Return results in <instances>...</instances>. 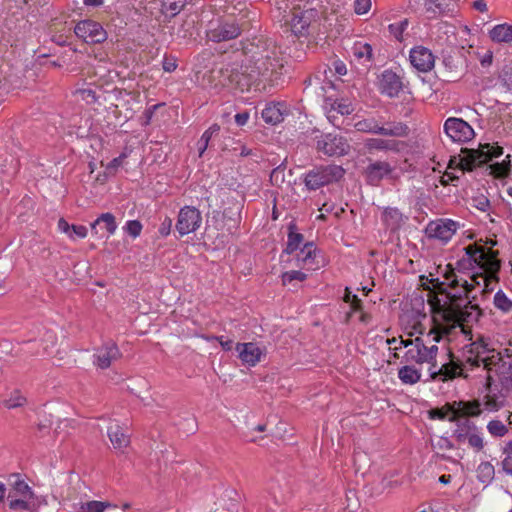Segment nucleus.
<instances>
[{
	"label": "nucleus",
	"mask_w": 512,
	"mask_h": 512,
	"mask_svg": "<svg viewBox=\"0 0 512 512\" xmlns=\"http://www.w3.org/2000/svg\"><path fill=\"white\" fill-rule=\"evenodd\" d=\"M371 6V0H355V12L357 14H365Z\"/></svg>",
	"instance_id": "60"
},
{
	"label": "nucleus",
	"mask_w": 512,
	"mask_h": 512,
	"mask_svg": "<svg viewBox=\"0 0 512 512\" xmlns=\"http://www.w3.org/2000/svg\"><path fill=\"white\" fill-rule=\"evenodd\" d=\"M446 407L451 412V415L456 413L458 417L465 419H467V417H476L481 414L480 402L478 400L455 401L452 404H448Z\"/></svg>",
	"instance_id": "19"
},
{
	"label": "nucleus",
	"mask_w": 512,
	"mask_h": 512,
	"mask_svg": "<svg viewBox=\"0 0 512 512\" xmlns=\"http://www.w3.org/2000/svg\"><path fill=\"white\" fill-rule=\"evenodd\" d=\"M502 387L506 390H512V358L503 361L499 369L495 370Z\"/></svg>",
	"instance_id": "29"
},
{
	"label": "nucleus",
	"mask_w": 512,
	"mask_h": 512,
	"mask_svg": "<svg viewBox=\"0 0 512 512\" xmlns=\"http://www.w3.org/2000/svg\"><path fill=\"white\" fill-rule=\"evenodd\" d=\"M117 505L108 501H88L81 504L80 512H104L107 508H116Z\"/></svg>",
	"instance_id": "36"
},
{
	"label": "nucleus",
	"mask_w": 512,
	"mask_h": 512,
	"mask_svg": "<svg viewBox=\"0 0 512 512\" xmlns=\"http://www.w3.org/2000/svg\"><path fill=\"white\" fill-rule=\"evenodd\" d=\"M464 153L463 164L468 171L474 170L478 166L491 161L503 154V148L500 146H492L489 143L480 144L478 149L462 148Z\"/></svg>",
	"instance_id": "6"
},
{
	"label": "nucleus",
	"mask_w": 512,
	"mask_h": 512,
	"mask_svg": "<svg viewBox=\"0 0 512 512\" xmlns=\"http://www.w3.org/2000/svg\"><path fill=\"white\" fill-rule=\"evenodd\" d=\"M364 169V175L369 185L377 186L386 176H390L394 168L387 161H371Z\"/></svg>",
	"instance_id": "15"
},
{
	"label": "nucleus",
	"mask_w": 512,
	"mask_h": 512,
	"mask_svg": "<svg viewBox=\"0 0 512 512\" xmlns=\"http://www.w3.org/2000/svg\"><path fill=\"white\" fill-rule=\"evenodd\" d=\"M316 247L313 242L306 243L298 254V260L304 263L312 261L315 257Z\"/></svg>",
	"instance_id": "45"
},
{
	"label": "nucleus",
	"mask_w": 512,
	"mask_h": 512,
	"mask_svg": "<svg viewBox=\"0 0 512 512\" xmlns=\"http://www.w3.org/2000/svg\"><path fill=\"white\" fill-rule=\"evenodd\" d=\"M485 277V272L484 273H477V274H474L471 276V283H469L467 280L463 279V281L461 282V287L464 289V295H465V298L466 299H471L472 297L470 296L472 290L476 287V286H480L481 284V280L483 281V278Z\"/></svg>",
	"instance_id": "40"
},
{
	"label": "nucleus",
	"mask_w": 512,
	"mask_h": 512,
	"mask_svg": "<svg viewBox=\"0 0 512 512\" xmlns=\"http://www.w3.org/2000/svg\"><path fill=\"white\" fill-rule=\"evenodd\" d=\"M378 135L389 137H406L409 134V128L402 122H386L378 128Z\"/></svg>",
	"instance_id": "23"
},
{
	"label": "nucleus",
	"mask_w": 512,
	"mask_h": 512,
	"mask_svg": "<svg viewBox=\"0 0 512 512\" xmlns=\"http://www.w3.org/2000/svg\"><path fill=\"white\" fill-rule=\"evenodd\" d=\"M454 374L455 371L448 364H443L438 371L432 370L430 376L432 379H435L438 375H441L444 377L443 379L445 380L447 378H453Z\"/></svg>",
	"instance_id": "52"
},
{
	"label": "nucleus",
	"mask_w": 512,
	"mask_h": 512,
	"mask_svg": "<svg viewBox=\"0 0 512 512\" xmlns=\"http://www.w3.org/2000/svg\"><path fill=\"white\" fill-rule=\"evenodd\" d=\"M487 430L495 437H503L508 432V428L499 420L490 421Z\"/></svg>",
	"instance_id": "46"
},
{
	"label": "nucleus",
	"mask_w": 512,
	"mask_h": 512,
	"mask_svg": "<svg viewBox=\"0 0 512 512\" xmlns=\"http://www.w3.org/2000/svg\"><path fill=\"white\" fill-rule=\"evenodd\" d=\"M9 494H13L14 498L36 499L35 493L32 491L31 487L20 479L15 481Z\"/></svg>",
	"instance_id": "32"
},
{
	"label": "nucleus",
	"mask_w": 512,
	"mask_h": 512,
	"mask_svg": "<svg viewBox=\"0 0 512 512\" xmlns=\"http://www.w3.org/2000/svg\"><path fill=\"white\" fill-rule=\"evenodd\" d=\"M458 223L450 219L432 221L427 226L429 237L439 239L443 242L449 241L455 234Z\"/></svg>",
	"instance_id": "14"
},
{
	"label": "nucleus",
	"mask_w": 512,
	"mask_h": 512,
	"mask_svg": "<svg viewBox=\"0 0 512 512\" xmlns=\"http://www.w3.org/2000/svg\"><path fill=\"white\" fill-rule=\"evenodd\" d=\"M317 149L328 156H342L348 153L349 144L341 136L327 134L317 141Z\"/></svg>",
	"instance_id": "12"
},
{
	"label": "nucleus",
	"mask_w": 512,
	"mask_h": 512,
	"mask_svg": "<svg viewBox=\"0 0 512 512\" xmlns=\"http://www.w3.org/2000/svg\"><path fill=\"white\" fill-rule=\"evenodd\" d=\"M94 363L101 369H107L111 363L121 357L118 346L113 343H107L99 348L95 355Z\"/></svg>",
	"instance_id": "17"
},
{
	"label": "nucleus",
	"mask_w": 512,
	"mask_h": 512,
	"mask_svg": "<svg viewBox=\"0 0 512 512\" xmlns=\"http://www.w3.org/2000/svg\"><path fill=\"white\" fill-rule=\"evenodd\" d=\"M107 434L115 449L126 448L130 443L129 436L117 424L108 427Z\"/></svg>",
	"instance_id": "25"
},
{
	"label": "nucleus",
	"mask_w": 512,
	"mask_h": 512,
	"mask_svg": "<svg viewBox=\"0 0 512 512\" xmlns=\"http://www.w3.org/2000/svg\"><path fill=\"white\" fill-rule=\"evenodd\" d=\"M407 26H408V20H404L398 24H390L389 30H390L391 34H393L395 36L396 39L400 40L402 33L404 32V30L406 29Z\"/></svg>",
	"instance_id": "55"
},
{
	"label": "nucleus",
	"mask_w": 512,
	"mask_h": 512,
	"mask_svg": "<svg viewBox=\"0 0 512 512\" xmlns=\"http://www.w3.org/2000/svg\"><path fill=\"white\" fill-rule=\"evenodd\" d=\"M201 220V213L198 209L186 206L178 214L176 229L181 236L192 233L200 227Z\"/></svg>",
	"instance_id": "10"
},
{
	"label": "nucleus",
	"mask_w": 512,
	"mask_h": 512,
	"mask_svg": "<svg viewBox=\"0 0 512 512\" xmlns=\"http://www.w3.org/2000/svg\"><path fill=\"white\" fill-rule=\"evenodd\" d=\"M475 299L476 297L472 296L471 299H468L466 304L457 310L450 308V310L445 313V317L442 318L444 322L450 324L451 328H455L457 326L461 327L462 332L467 334L469 332L468 326L477 322L482 315V310L479 305L473 304Z\"/></svg>",
	"instance_id": "2"
},
{
	"label": "nucleus",
	"mask_w": 512,
	"mask_h": 512,
	"mask_svg": "<svg viewBox=\"0 0 512 512\" xmlns=\"http://www.w3.org/2000/svg\"><path fill=\"white\" fill-rule=\"evenodd\" d=\"M490 174L496 178H504L509 175L511 170L510 155L506 156V159L502 162H496L489 166Z\"/></svg>",
	"instance_id": "37"
},
{
	"label": "nucleus",
	"mask_w": 512,
	"mask_h": 512,
	"mask_svg": "<svg viewBox=\"0 0 512 512\" xmlns=\"http://www.w3.org/2000/svg\"><path fill=\"white\" fill-rule=\"evenodd\" d=\"M306 274L301 271H289L282 275L283 284L290 283L293 280L304 281Z\"/></svg>",
	"instance_id": "53"
},
{
	"label": "nucleus",
	"mask_w": 512,
	"mask_h": 512,
	"mask_svg": "<svg viewBox=\"0 0 512 512\" xmlns=\"http://www.w3.org/2000/svg\"><path fill=\"white\" fill-rule=\"evenodd\" d=\"M124 229L130 236L136 238L141 233L142 224L138 220H130L126 223Z\"/></svg>",
	"instance_id": "51"
},
{
	"label": "nucleus",
	"mask_w": 512,
	"mask_h": 512,
	"mask_svg": "<svg viewBox=\"0 0 512 512\" xmlns=\"http://www.w3.org/2000/svg\"><path fill=\"white\" fill-rule=\"evenodd\" d=\"M249 55L247 63L238 68L234 65H227L221 69L224 80L235 85L241 91L249 90L252 84L261 76H266L278 66L276 51L266 42L261 40L258 43H251L245 47Z\"/></svg>",
	"instance_id": "1"
},
{
	"label": "nucleus",
	"mask_w": 512,
	"mask_h": 512,
	"mask_svg": "<svg viewBox=\"0 0 512 512\" xmlns=\"http://www.w3.org/2000/svg\"><path fill=\"white\" fill-rule=\"evenodd\" d=\"M379 86L382 94L393 98L398 96L399 92L402 90L403 84L396 73L386 70L381 75Z\"/></svg>",
	"instance_id": "18"
},
{
	"label": "nucleus",
	"mask_w": 512,
	"mask_h": 512,
	"mask_svg": "<svg viewBox=\"0 0 512 512\" xmlns=\"http://www.w3.org/2000/svg\"><path fill=\"white\" fill-rule=\"evenodd\" d=\"M382 220L391 231L397 230L403 223V215L397 208L387 207L382 213Z\"/></svg>",
	"instance_id": "26"
},
{
	"label": "nucleus",
	"mask_w": 512,
	"mask_h": 512,
	"mask_svg": "<svg viewBox=\"0 0 512 512\" xmlns=\"http://www.w3.org/2000/svg\"><path fill=\"white\" fill-rule=\"evenodd\" d=\"M443 63L450 71L458 72L462 68L464 60L462 55L457 51L454 52V54H443Z\"/></svg>",
	"instance_id": "38"
},
{
	"label": "nucleus",
	"mask_w": 512,
	"mask_h": 512,
	"mask_svg": "<svg viewBox=\"0 0 512 512\" xmlns=\"http://www.w3.org/2000/svg\"><path fill=\"white\" fill-rule=\"evenodd\" d=\"M485 277L483 278L484 288L482 290V294L486 295L493 291V287H490V284L492 281H499L498 278V272H495L494 274L491 271H484Z\"/></svg>",
	"instance_id": "50"
},
{
	"label": "nucleus",
	"mask_w": 512,
	"mask_h": 512,
	"mask_svg": "<svg viewBox=\"0 0 512 512\" xmlns=\"http://www.w3.org/2000/svg\"><path fill=\"white\" fill-rule=\"evenodd\" d=\"M500 80L508 90H512V67L505 66L503 68Z\"/></svg>",
	"instance_id": "54"
},
{
	"label": "nucleus",
	"mask_w": 512,
	"mask_h": 512,
	"mask_svg": "<svg viewBox=\"0 0 512 512\" xmlns=\"http://www.w3.org/2000/svg\"><path fill=\"white\" fill-rule=\"evenodd\" d=\"M354 464L356 466V471H360L362 468H365L368 465L367 457L364 453L356 452L354 454Z\"/></svg>",
	"instance_id": "59"
},
{
	"label": "nucleus",
	"mask_w": 512,
	"mask_h": 512,
	"mask_svg": "<svg viewBox=\"0 0 512 512\" xmlns=\"http://www.w3.org/2000/svg\"><path fill=\"white\" fill-rule=\"evenodd\" d=\"M404 146V142L382 138H369L364 143L367 153L371 155L374 154L375 151L399 152Z\"/></svg>",
	"instance_id": "20"
},
{
	"label": "nucleus",
	"mask_w": 512,
	"mask_h": 512,
	"mask_svg": "<svg viewBox=\"0 0 512 512\" xmlns=\"http://www.w3.org/2000/svg\"><path fill=\"white\" fill-rule=\"evenodd\" d=\"M490 38L497 43H512V25L498 24L489 32Z\"/></svg>",
	"instance_id": "27"
},
{
	"label": "nucleus",
	"mask_w": 512,
	"mask_h": 512,
	"mask_svg": "<svg viewBox=\"0 0 512 512\" xmlns=\"http://www.w3.org/2000/svg\"><path fill=\"white\" fill-rule=\"evenodd\" d=\"M444 278L450 281L448 286L451 289H455L456 287L461 286V282L463 281V279L457 278L453 269L446 271L444 274Z\"/></svg>",
	"instance_id": "57"
},
{
	"label": "nucleus",
	"mask_w": 512,
	"mask_h": 512,
	"mask_svg": "<svg viewBox=\"0 0 512 512\" xmlns=\"http://www.w3.org/2000/svg\"><path fill=\"white\" fill-rule=\"evenodd\" d=\"M464 156L465 155L462 152L459 156H452L449 160L448 168H451V169L460 168L462 170L468 171L467 168L465 167V165L463 164Z\"/></svg>",
	"instance_id": "58"
},
{
	"label": "nucleus",
	"mask_w": 512,
	"mask_h": 512,
	"mask_svg": "<svg viewBox=\"0 0 512 512\" xmlns=\"http://www.w3.org/2000/svg\"><path fill=\"white\" fill-rule=\"evenodd\" d=\"M220 131V126L218 124H213L211 127H209L201 136L202 140L206 142V144H209V141L214 135H217Z\"/></svg>",
	"instance_id": "61"
},
{
	"label": "nucleus",
	"mask_w": 512,
	"mask_h": 512,
	"mask_svg": "<svg viewBox=\"0 0 512 512\" xmlns=\"http://www.w3.org/2000/svg\"><path fill=\"white\" fill-rule=\"evenodd\" d=\"M288 229V242L286 248L284 249V252L287 254H292L294 251L298 249L304 237L301 233L296 232L297 226L295 223H290Z\"/></svg>",
	"instance_id": "31"
},
{
	"label": "nucleus",
	"mask_w": 512,
	"mask_h": 512,
	"mask_svg": "<svg viewBox=\"0 0 512 512\" xmlns=\"http://www.w3.org/2000/svg\"><path fill=\"white\" fill-rule=\"evenodd\" d=\"M487 352H489V350L486 348V346L478 345V346H476V355L468 357L466 361L471 366L479 367L482 364V361H481L482 355H484Z\"/></svg>",
	"instance_id": "49"
},
{
	"label": "nucleus",
	"mask_w": 512,
	"mask_h": 512,
	"mask_svg": "<svg viewBox=\"0 0 512 512\" xmlns=\"http://www.w3.org/2000/svg\"><path fill=\"white\" fill-rule=\"evenodd\" d=\"M495 475L494 466L490 462H482L477 468V478L483 484H489Z\"/></svg>",
	"instance_id": "35"
},
{
	"label": "nucleus",
	"mask_w": 512,
	"mask_h": 512,
	"mask_svg": "<svg viewBox=\"0 0 512 512\" xmlns=\"http://www.w3.org/2000/svg\"><path fill=\"white\" fill-rule=\"evenodd\" d=\"M353 55L356 59L362 61L363 64L371 62L372 47L368 43H355L352 48Z\"/></svg>",
	"instance_id": "33"
},
{
	"label": "nucleus",
	"mask_w": 512,
	"mask_h": 512,
	"mask_svg": "<svg viewBox=\"0 0 512 512\" xmlns=\"http://www.w3.org/2000/svg\"><path fill=\"white\" fill-rule=\"evenodd\" d=\"M74 32L77 37L90 44L102 43L107 39V33L101 24L93 20L80 21Z\"/></svg>",
	"instance_id": "9"
},
{
	"label": "nucleus",
	"mask_w": 512,
	"mask_h": 512,
	"mask_svg": "<svg viewBox=\"0 0 512 512\" xmlns=\"http://www.w3.org/2000/svg\"><path fill=\"white\" fill-rule=\"evenodd\" d=\"M344 173V169L338 165L318 166L306 174L304 182L309 190H316L324 185L340 180Z\"/></svg>",
	"instance_id": "4"
},
{
	"label": "nucleus",
	"mask_w": 512,
	"mask_h": 512,
	"mask_svg": "<svg viewBox=\"0 0 512 512\" xmlns=\"http://www.w3.org/2000/svg\"><path fill=\"white\" fill-rule=\"evenodd\" d=\"M464 250L483 271H491L493 274L500 271L501 261L498 258L499 252L497 250L486 248L477 243L466 246Z\"/></svg>",
	"instance_id": "5"
},
{
	"label": "nucleus",
	"mask_w": 512,
	"mask_h": 512,
	"mask_svg": "<svg viewBox=\"0 0 512 512\" xmlns=\"http://www.w3.org/2000/svg\"><path fill=\"white\" fill-rule=\"evenodd\" d=\"M185 6L184 0H162V10L177 15Z\"/></svg>",
	"instance_id": "43"
},
{
	"label": "nucleus",
	"mask_w": 512,
	"mask_h": 512,
	"mask_svg": "<svg viewBox=\"0 0 512 512\" xmlns=\"http://www.w3.org/2000/svg\"><path fill=\"white\" fill-rule=\"evenodd\" d=\"M317 12L314 9H301L294 7L290 14L287 16L286 24L290 26L291 31L296 36H304L308 33V28L315 17Z\"/></svg>",
	"instance_id": "7"
},
{
	"label": "nucleus",
	"mask_w": 512,
	"mask_h": 512,
	"mask_svg": "<svg viewBox=\"0 0 512 512\" xmlns=\"http://www.w3.org/2000/svg\"><path fill=\"white\" fill-rule=\"evenodd\" d=\"M450 422L456 424L453 437L461 444L467 441L470 448L481 451L484 447L482 437L477 432V426L469 419L458 417L456 413L448 417Z\"/></svg>",
	"instance_id": "3"
},
{
	"label": "nucleus",
	"mask_w": 512,
	"mask_h": 512,
	"mask_svg": "<svg viewBox=\"0 0 512 512\" xmlns=\"http://www.w3.org/2000/svg\"><path fill=\"white\" fill-rule=\"evenodd\" d=\"M26 403V398L19 394V392H14L9 399L5 400V406L8 409H13L16 407H21Z\"/></svg>",
	"instance_id": "48"
},
{
	"label": "nucleus",
	"mask_w": 512,
	"mask_h": 512,
	"mask_svg": "<svg viewBox=\"0 0 512 512\" xmlns=\"http://www.w3.org/2000/svg\"><path fill=\"white\" fill-rule=\"evenodd\" d=\"M494 304L503 312H509L512 309V301L508 299L502 290L496 292L494 296Z\"/></svg>",
	"instance_id": "42"
},
{
	"label": "nucleus",
	"mask_w": 512,
	"mask_h": 512,
	"mask_svg": "<svg viewBox=\"0 0 512 512\" xmlns=\"http://www.w3.org/2000/svg\"><path fill=\"white\" fill-rule=\"evenodd\" d=\"M125 158V155L122 154L117 158H114L108 165L107 170L112 173L113 171H116V169L122 164L123 159Z\"/></svg>",
	"instance_id": "64"
},
{
	"label": "nucleus",
	"mask_w": 512,
	"mask_h": 512,
	"mask_svg": "<svg viewBox=\"0 0 512 512\" xmlns=\"http://www.w3.org/2000/svg\"><path fill=\"white\" fill-rule=\"evenodd\" d=\"M83 100H85L87 103H95L98 100V97L96 95V92L92 89H83L80 91Z\"/></svg>",
	"instance_id": "62"
},
{
	"label": "nucleus",
	"mask_w": 512,
	"mask_h": 512,
	"mask_svg": "<svg viewBox=\"0 0 512 512\" xmlns=\"http://www.w3.org/2000/svg\"><path fill=\"white\" fill-rule=\"evenodd\" d=\"M9 508L13 511L25 510L29 512H37L39 504L36 499L14 498L13 494H8Z\"/></svg>",
	"instance_id": "28"
},
{
	"label": "nucleus",
	"mask_w": 512,
	"mask_h": 512,
	"mask_svg": "<svg viewBox=\"0 0 512 512\" xmlns=\"http://www.w3.org/2000/svg\"><path fill=\"white\" fill-rule=\"evenodd\" d=\"M343 300L346 302V303H350L351 305V308L354 310V311H360L362 310V302L361 300L358 298L357 295L355 294H352L350 289L348 287H346L345 289V295L343 297Z\"/></svg>",
	"instance_id": "47"
},
{
	"label": "nucleus",
	"mask_w": 512,
	"mask_h": 512,
	"mask_svg": "<svg viewBox=\"0 0 512 512\" xmlns=\"http://www.w3.org/2000/svg\"><path fill=\"white\" fill-rule=\"evenodd\" d=\"M424 5L431 18L452 14L457 7L453 0H425Z\"/></svg>",
	"instance_id": "21"
},
{
	"label": "nucleus",
	"mask_w": 512,
	"mask_h": 512,
	"mask_svg": "<svg viewBox=\"0 0 512 512\" xmlns=\"http://www.w3.org/2000/svg\"><path fill=\"white\" fill-rule=\"evenodd\" d=\"M449 403H446L442 408H435L429 411L430 418L444 420L451 412L446 407Z\"/></svg>",
	"instance_id": "56"
},
{
	"label": "nucleus",
	"mask_w": 512,
	"mask_h": 512,
	"mask_svg": "<svg viewBox=\"0 0 512 512\" xmlns=\"http://www.w3.org/2000/svg\"><path fill=\"white\" fill-rule=\"evenodd\" d=\"M430 283L434 286V291L436 294L445 295L449 302L441 304L440 299H437V306L439 310L441 311V317H445V313L450 310V308H454L455 310L459 309L462 305V300L465 298L464 292L463 293H451L447 291V289L444 287V282L439 281L438 278L431 279Z\"/></svg>",
	"instance_id": "13"
},
{
	"label": "nucleus",
	"mask_w": 512,
	"mask_h": 512,
	"mask_svg": "<svg viewBox=\"0 0 512 512\" xmlns=\"http://www.w3.org/2000/svg\"><path fill=\"white\" fill-rule=\"evenodd\" d=\"M283 105L281 103L269 104L262 111V118L266 123L277 124L283 121Z\"/></svg>",
	"instance_id": "30"
},
{
	"label": "nucleus",
	"mask_w": 512,
	"mask_h": 512,
	"mask_svg": "<svg viewBox=\"0 0 512 512\" xmlns=\"http://www.w3.org/2000/svg\"><path fill=\"white\" fill-rule=\"evenodd\" d=\"M243 30V24L237 23L234 19L220 21L217 25L207 30V37L213 42L229 41L237 38Z\"/></svg>",
	"instance_id": "8"
},
{
	"label": "nucleus",
	"mask_w": 512,
	"mask_h": 512,
	"mask_svg": "<svg viewBox=\"0 0 512 512\" xmlns=\"http://www.w3.org/2000/svg\"><path fill=\"white\" fill-rule=\"evenodd\" d=\"M92 230L95 233H99L100 230H106L108 235L113 234L116 231L117 224L113 214L103 213L101 214L92 224Z\"/></svg>",
	"instance_id": "24"
},
{
	"label": "nucleus",
	"mask_w": 512,
	"mask_h": 512,
	"mask_svg": "<svg viewBox=\"0 0 512 512\" xmlns=\"http://www.w3.org/2000/svg\"><path fill=\"white\" fill-rule=\"evenodd\" d=\"M285 162H286V160L272 170V172L270 174V182L272 185L279 187V186H281V184L284 183V181H285V174H284Z\"/></svg>",
	"instance_id": "44"
},
{
	"label": "nucleus",
	"mask_w": 512,
	"mask_h": 512,
	"mask_svg": "<svg viewBox=\"0 0 512 512\" xmlns=\"http://www.w3.org/2000/svg\"><path fill=\"white\" fill-rule=\"evenodd\" d=\"M482 364L485 369L488 371H492L495 367L496 370L499 369V365L503 363L502 356L499 354V352H494L490 356H483L481 358Z\"/></svg>",
	"instance_id": "41"
},
{
	"label": "nucleus",
	"mask_w": 512,
	"mask_h": 512,
	"mask_svg": "<svg viewBox=\"0 0 512 512\" xmlns=\"http://www.w3.org/2000/svg\"><path fill=\"white\" fill-rule=\"evenodd\" d=\"M171 227H172V220L170 218L166 217L159 228V233L162 236H167V235H169V233L171 231Z\"/></svg>",
	"instance_id": "63"
},
{
	"label": "nucleus",
	"mask_w": 512,
	"mask_h": 512,
	"mask_svg": "<svg viewBox=\"0 0 512 512\" xmlns=\"http://www.w3.org/2000/svg\"><path fill=\"white\" fill-rule=\"evenodd\" d=\"M399 379L405 384H415L420 380V372L412 366H403L398 371Z\"/></svg>",
	"instance_id": "34"
},
{
	"label": "nucleus",
	"mask_w": 512,
	"mask_h": 512,
	"mask_svg": "<svg viewBox=\"0 0 512 512\" xmlns=\"http://www.w3.org/2000/svg\"><path fill=\"white\" fill-rule=\"evenodd\" d=\"M379 122L375 118H367L355 123V128L359 132L372 133L378 135Z\"/></svg>",
	"instance_id": "39"
},
{
	"label": "nucleus",
	"mask_w": 512,
	"mask_h": 512,
	"mask_svg": "<svg viewBox=\"0 0 512 512\" xmlns=\"http://www.w3.org/2000/svg\"><path fill=\"white\" fill-rule=\"evenodd\" d=\"M445 133L455 142H466L474 137L473 128L460 118H448L444 124Z\"/></svg>",
	"instance_id": "11"
},
{
	"label": "nucleus",
	"mask_w": 512,
	"mask_h": 512,
	"mask_svg": "<svg viewBox=\"0 0 512 512\" xmlns=\"http://www.w3.org/2000/svg\"><path fill=\"white\" fill-rule=\"evenodd\" d=\"M236 350L238 352V357L242 362L250 366L256 365V363L260 361L262 355V350L252 342L238 343L236 345Z\"/></svg>",
	"instance_id": "22"
},
{
	"label": "nucleus",
	"mask_w": 512,
	"mask_h": 512,
	"mask_svg": "<svg viewBox=\"0 0 512 512\" xmlns=\"http://www.w3.org/2000/svg\"><path fill=\"white\" fill-rule=\"evenodd\" d=\"M410 62L420 72H428L434 67L435 58L429 49L418 46L411 50Z\"/></svg>",
	"instance_id": "16"
}]
</instances>
